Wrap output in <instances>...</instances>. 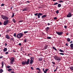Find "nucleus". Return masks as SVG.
<instances>
[{"instance_id":"nucleus-45","label":"nucleus","mask_w":73,"mask_h":73,"mask_svg":"<svg viewBox=\"0 0 73 73\" xmlns=\"http://www.w3.org/2000/svg\"><path fill=\"white\" fill-rule=\"evenodd\" d=\"M57 19V17H54V20H56V19Z\"/></svg>"},{"instance_id":"nucleus-22","label":"nucleus","mask_w":73,"mask_h":73,"mask_svg":"<svg viewBox=\"0 0 73 73\" xmlns=\"http://www.w3.org/2000/svg\"><path fill=\"white\" fill-rule=\"evenodd\" d=\"M59 52H63V53H64V50H63L61 49H59Z\"/></svg>"},{"instance_id":"nucleus-53","label":"nucleus","mask_w":73,"mask_h":73,"mask_svg":"<svg viewBox=\"0 0 73 73\" xmlns=\"http://www.w3.org/2000/svg\"><path fill=\"white\" fill-rule=\"evenodd\" d=\"M13 52H16V51H15V50H13Z\"/></svg>"},{"instance_id":"nucleus-40","label":"nucleus","mask_w":73,"mask_h":73,"mask_svg":"<svg viewBox=\"0 0 73 73\" xmlns=\"http://www.w3.org/2000/svg\"><path fill=\"white\" fill-rule=\"evenodd\" d=\"M18 45H19V46H21V43H19Z\"/></svg>"},{"instance_id":"nucleus-23","label":"nucleus","mask_w":73,"mask_h":73,"mask_svg":"<svg viewBox=\"0 0 73 73\" xmlns=\"http://www.w3.org/2000/svg\"><path fill=\"white\" fill-rule=\"evenodd\" d=\"M38 60L39 61H42V58H39L38 59Z\"/></svg>"},{"instance_id":"nucleus-20","label":"nucleus","mask_w":73,"mask_h":73,"mask_svg":"<svg viewBox=\"0 0 73 73\" xmlns=\"http://www.w3.org/2000/svg\"><path fill=\"white\" fill-rule=\"evenodd\" d=\"M70 69H71V71H73V66L70 67Z\"/></svg>"},{"instance_id":"nucleus-5","label":"nucleus","mask_w":73,"mask_h":73,"mask_svg":"<svg viewBox=\"0 0 73 73\" xmlns=\"http://www.w3.org/2000/svg\"><path fill=\"white\" fill-rule=\"evenodd\" d=\"M30 59L31 60H30L29 63L30 64H32L33 63V62L34 60V57H31Z\"/></svg>"},{"instance_id":"nucleus-59","label":"nucleus","mask_w":73,"mask_h":73,"mask_svg":"<svg viewBox=\"0 0 73 73\" xmlns=\"http://www.w3.org/2000/svg\"><path fill=\"white\" fill-rule=\"evenodd\" d=\"M5 46H7V43H5Z\"/></svg>"},{"instance_id":"nucleus-18","label":"nucleus","mask_w":73,"mask_h":73,"mask_svg":"<svg viewBox=\"0 0 73 73\" xmlns=\"http://www.w3.org/2000/svg\"><path fill=\"white\" fill-rule=\"evenodd\" d=\"M50 28L48 27L45 28V30L46 31H48V30H49V29Z\"/></svg>"},{"instance_id":"nucleus-13","label":"nucleus","mask_w":73,"mask_h":73,"mask_svg":"<svg viewBox=\"0 0 73 73\" xmlns=\"http://www.w3.org/2000/svg\"><path fill=\"white\" fill-rule=\"evenodd\" d=\"M5 37L7 39H9L10 38V36L8 35H6L5 36Z\"/></svg>"},{"instance_id":"nucleus-33","label":"nucleus","mask_w":73,"mask_h":73,"mask_svg":"<svg viewBox=\"0 0 73 73\" xmlns=\"http://www.w3.org/2000/svg\"><path fill=\"white\" fill-rule=\"evenodd\" d=\"M59 54L61 55H64V54L63 53H59Z\"/></svg>"},{"instance_id":"nucleus-9","label":"nucleus","mask_w":73,"mask_h":73,"mask_svg":"<svg viewBox=\"0 0 73 73\" xmlns=\"http://www.w3.org/2000/svg\"><path fill=\"white\" fill-rule=\"evenodd\" d=\"M42 15V13H38L37 15L38 19H39V18H40V16H41Z\"/></svg>"},{"instance_id":"nucleus-49","label":"nucleus","mask_w":73,"mask_h":73,"mask_svg":"<svg viewBox=\"0 0 73 73\" xmlns=\"http://www.w3.org/2000/svg\"><path fill=\"white\" fill-rule=\"evenodd\" d=\"M64 27L65 28H67V26H64Z\"/></svg>"},{"instance_id":"nucleus-30","label":"nucleus","mask_w":73,"mask_h":73,"mask_svg":"<svg viewBox=\"0 0 73 73\" xmlns=\"http://www.w3.org/2000/svg\"><path fill=\"white\" fill-rule=\"evenodd\" d=\"M56 13L57 14H58V13H59V11L58 10H57L56 11Z\"/></svg>"},{"instance_id":"nucleus-55","label":"nucleus","mask_w":73,"mask_h":73,"mask_svg":"<svg viewBox=\"0 0 73 73\" xmlns=\"http://www.w3.org/2000/svg\"><path fill=\"white\" fill-rule=\"evenodd\" d=\"M2 24V23H1V22H0V25H1Z\"/></svg>"},{"instance_id":"nucleus-31","label":"nucleus","mask_w":73,"mask_h":73,"mask_svg":"<svg viewBox=\"0 0 73 73\" xmlns=\"http://www.w3.org/2000/svg\"><path fill=\"white\" fill-rule=\"evenodd\" d=\"M10 40H11V41H14V38H11V39H10Z\"/></svg>"},{"instance_id":"nucleus-8","label":"nucleus","mask_w":73,"mask_h":73,"mask_svg":"<svg viewBox=\"0 0 73 73\" xmlns=\"http://www.w3.org/2000/svg\"><path fill=\"white\" fill-rule=\"evenodd\" d=\"M56 34H57V35H59V36H61L62 35V34H63V32H56Z\"/></svg>"},{"instance_id":"nucleus-51","label":"nucleus","mask_w":73,"mask_h":73,"mask_svg":"<svg viewBox=\"0 0 73 73\" xmlns=\"http://www.w3.org/2000/svg\"><path fill=\"white\" fill-rule=\"evenodd\" d=\"M24 41V42H27V40H25Z\"/></svg>"},{"instance_id":"nucleus-29","label":"nucleus","mask_w":73,"mask_h":73,"mask_svg":"<svg viewBox=\"0 0 73 73\" xmlns=\"http://www.w3.org/2000/svg\"><path fill=\"white\" fill-rule=\"evenodd\" d=\"M52 49H54V50H56V51L57 50V49H56V48H55V47H52Z\"/></svg>"},{"instance_id":"nucleus-46","label":"nucleus","mask_w":73,"mask_h":73,"mask_svg":"<svg viewBox=\"0 0 73 73\" xmlns=\"http://www.w3.org/2000/svg\"><path fill=\"white\" fill-rule=\"evenodd\" d=\"M3 58V56H0V59H1V58Z\"/></svg>"},{"instance_id":"nucleus-62","label":"nucleus","mask_w":73,"mask_h":73,"mask_svg":"<svg viewBox=\"0 0 73 73\" xmlns=\"http://www.w3.org/2000/svg\"><path fill=\"white\" fill-rule=\"evenodd\" d=\"M58 68V67H56L55 70H57V69Z\"/></svg>"},{"instance_id":"nucleus-48","label":"nucleus","mask_w":73,"mask_h":73,"mask_svg":"<svg viewBox=\"0 0 73 73\" xmlns=\"http://www.w3.org/2000/svg\"><path fill=\"white\" fill-rule=\"evenodd\" d=\"M31 69H32L33 70H34L33 68L32 67H31Z\"/></svg>"},{"instance_id":"nucleus-28","label":"nucleus","mask_w":73,"mask_h":73,"mask_svg":"<svg viewBox=\"0 0 73 73\" xmlns=\"http://www.w3.org/2000/svg\"><path fill=\"white\" fill-rule=\"evenodd\" d=\"M12 16H11V17L12 18H13V17H14V16H15V15L14 14V13H13L12 14Z\"/></svg>"},{"instance_id":"nucleus-50","label":"nucleus","mask_w":73,"mask_h":73,"mask_svg":"<svg viewBox=\"0 0 73 73\" xmlns=\"http://www.w3.org/2000/svg\"><path fill=\"white\" fill-rule=\"evenodd\" d=\"M66 46H68V44H67V43H66Z\"/></svg>"},{"instance_id":"nucleus-25","label":"nucleus","mask_w":73,"mask_h":73,"mask_svg":"<svg viewBox=\"0 0 73 73\" xmlns=\"http://www.w3.org/2000/svg\"><path fill=\"white\" fill-rule=\"evenodd\" d=\"M7 70L9 72H10V71H12V68H9Z\"/></svg>"},{"instance_id":"nucleus-1","label":"nucleus","mask_w":73,"mask_h":73,"mask_svg":"<svg viewBox=\"0 0 73 73\" xmlns=\"http://www.w3.org/2000/svg\"><path fill=\"white\" fill-rule=\"evenodd\" d=\"M29 61L30 60L29 59H28L27 61H23L22 62V64L23 65H25L26 64V65H28L29 64Z\"/></svg>"},{"instance_id":"nucleus-57","label":"nucleus","mask_w":73,"mask_h":73,"mask_svg":"<svg viewBox=\"0 0 73 73\" xmlns=\"http://www.w3.org/2000/svg\"><path fill=\"white\" fill-rule=\"evenodd\" d=\"M48 25H50V23H48Z\"/></svg>"},{"instance_id":"nucleus-2","label":"nucleus","mask_w":73,"mask_h":73,"mask_svg":"<svg viewBox=\"0 0 73 73\" xmlns=\"http://www.w3.org/2000/svg\"><path fill=\"white\" fill-rule=\"evenodd\" d=\"M1 19H3V20H7L8 19V17L3 15H1Z\"/></svg>"},{"instance_id":"nucleus-35","label":"nucleus","mask_w":73,"mask_h":73,"mask_svg":"<svg viewBox=\"0 0 73 73\" xmlns=\"http://www.w3.org/2000/svg\"><path fill=\"white\" fill-rule=\"evenodd\" d=\"M7 68H8V69H9V68H11V66H7Z\"/></svg>"},{"instance_id":"nucleus-47","label":"nucleus","mask_w":73,"mask_h":73,"mask_svg":"<svg viewBox=\"0 0 73 73\" xmlns=\"http://www.w3.org/2000/svg\"><path fill=\"white\" fill-rule=\"evenodd\" d=\"M11 73H15V71H11Z\"/></svg>"},{"instance_id":"nucleus-54","label":"nucleus","mask_w":73,"mask_h":73,"mask_svg":"<svg viewBox=\"0 0 73 73\" xmlns=\"http://www.w3.org/2000/svg\"><path fill=\"white\" fill-rule=\"evenodd\" d=\"M59 1V2H63V1Z\"/></svg>"},{"instance_id":"nucleus-6","label":"nucleus","mask_w":73,"mask_h":73,"mask_svg":"<svg viewBox=\"0 0 73 73\" xmlns=\"http://www.w3.org/2000/svg\"><path fill=\"white\" fill-rule=\"evenodd\" d=\"M9 23V20L5 21L3 22L4 25H8Z\"/></svg>"},{"instance_id":"nucleus-11","label":"nucleus","mask_w":73,"mask_h":73,"mask_svg":"<svg viewBox=\"0 0 73 73\" xmlns=\"http://www.w3.org/2000/svg\"><path fill=\"white\" fill-rule=\"evenodd\" d=\"M45 68H44L42 69V70L43 71L44 73H46V72H48V70H49V68H47V69H46L45 70H44Z\"/></svg>"},{"instance_id":"nucleus-4","label":"nucleus","mask_w":73,"mask_h":73,"mask_svg":"<svg viewBox=\"0 0 73 73\" xmlns=\"http://www.w3.org/2000/svg\"><path fill=\"white\" fill-rule=\"evenodd\" d=\"M23 36V33H19L17 35V37L18 38H20L22 37Z\"/></svg>"},{"instance_id":"nucleus-16","label":"nucleus","mask_w":73,"mask_h":73,"mask_svg":"<svg viewBox=\"0 0 73 73\" xmlns=\"http://www.w3.org/2000/svg\"><path fill=\"white\" fill-rule=\"evenodd\" d=\"M46 17H47V15H44L41 17V18L42 19H44V18Z\"/></svg>"},{"instance_id":"nucleus-36","label":"nucleus","mask_w":73,"mask_h":73,"mask_svg":"<svg viewBox=\"0 0 73 73\" xmlns=\"http://www.w3.org/2000/svg\"><path fill=\"white\" fill-rule=\"evenodd\" d=\"M28 31H24V34H26V33H28Z\"/></svg>"},{"instance_id":"nucleus-38","label":"nucleus","mask_w":73,"mask_h":73,"mask_svg":"<svg viewBox=\"0 0 73 73\" xmlns=\"http://www.w3.org/2000/svg\"><path fill=\"white\" fill-rule=\"evenodd\" d=\"M38 13H37L36 14H35L34 15L35 16H37V15H38Z\"/></svg>"},{"instance_id":"nucleus-56","label":"nucleus","mask_w":73,"mask_h":73,"mask_svg":"<svg viewBox=\"0 0 73 73\" xmlns=\"http://www.w3.org/2000/svg\"><path fill=\"white\" fill-rule=\"evenodd\" d=\"M73 41H71L70 42V44H71V43H73Z\"/></svg>"},{"instance_id":"nucleus-7","label":"nucleus","mask_w":73,"mask_h":73,"mask_svg":"<svg viewBox=\"0 0 73 73\" xmlns=\"http://www.w3.org/2000/svg\"><path fill=\"white\" fill-rule=\"evenodd\" d=\"M11 62H10V63L11 64H13V63L14 62V61H15V58H13V57H12L11 58L10 60Z\"/></svg>"},{"instance_id":"nucleus-58","label":"nucleus","mask_w":73,"mask_h":73,"mask_svg":"<svg viewBox=\"0 0 73 73\" xmlns=\"http://www.w3.org/2000/svg\"><path fill=\"white\" fill-rule=\"evenodd\" d=\"M23 21H19V23H21V22H22Z\"/></svg>"},{"instance_id":"nucleus-43","label":"nucleus","mask_w":73,"mask_h":73,"mask_svg":"<svg viewBox=\"0 0 73 73\" xmlns=\"http://www.w3.org/2000/svg\"><path fill=\"white\" fill-rule=\"evenodd\" d=\"M14 7V6H12L11 7V9H12Z\"/></svg>"},{"instance_id":"nucleus-24","label":"nucleus","mask_w":73,"mask_h":73,"mask_svg":"<svg viewBox=\"0 0 73 73\" xmlns=\"http://www.w3.org/2000/svg\"><path fill=\"white\" fill-rule=\"evenodd\" d=\"M67 40L68 42H70V39L69 38H67Z\"/></svg>"},{"instance_id":"nucleus-41","label":"nucleus","mask_w":73,"mask_h":73,"mask_svg":"<svg viewBox=\"0 0 73 73\" xmlns=\"http://www.w3.org/2000/svg\"><path fill=\"white\" fill-rule=\"evenodd\" d=\"M8 53H9L8 52H5V54H8Z\"/></svg>"},{"instance_id":"nucleus-64","label":"nucleus","mask_w":73,"mask_h":73,"mask_svg":"<svg viewBox=\"0 0 73 73\" xmlns=\"http://www.w3.org/2000/svg\"><path fill=\"white\" fill-rule=\"evenodd\" d=\"M29 55H31L32 54H29Z\"/></svg>"},{"instance_id":"nucleus-26","label":"nucleus","mask_w":73,"mask_h":73,"mask_svg":"<svg viewBox=\"0 0 73 73\" xmlns=\"http://www.w3.org/2000/svg\"><path fill=\"white\" fill-rule=\"evenodd\" d=\"M3 69H0V73H3Z\"/></svg>"},{"instance_id":"nucleus-34","label":"nucleus","mask_w":73,"mask_h":73,"mask_svg":"<svg viewBox=\"0 0 73 73\" xmlns=\"http://www.w3.org/2000/svg\"><path fill=\"white\" fill-rule=\"evenodd\" d=\"M58 3L57 2H56L55 3H54V4L53 5H57V4H58Z\"/></svg>"},{"instance_id":"nucleus-42","label":"nucleus","mask_w":73,"mask_h":73,"mask_svg":"<svg viewBox=\"0 0 73 73\" xmlns=\"http://www.w3.org/2000/svg\"><path fill=\"white\" fill-rule=\"evenodd\" d=\"M4 6V4L3 3H2L1 4V7L3 6Z\"/></svg>"},{"instance_id":"nucleus-12","label":"nucleus","mask_w":73,"mask_h":73,"mask_svg":"<svg viewBox=\"0 0 73 73\" xmlns=\"http://www.w3.org/2000/svg\"><path fill=\"white\" fill-rule=\"evenodd\" d=\"M36 69L39 71L37 73H42L41 71V70H40V68H36Z\"/></svg>"},{"instance_id":"nucleus-32","label":"nucleus","mask_w":73,"mask_h":73,"mask_svg":"<svg viewBox=\"0 0 73 73\" xmlns=\"http://www.w3.org/2000/svg\"><path fill=\"white\" fill-rule=\"evenodd\" d=\"M13 21L14 22V23H16V21H15V20L14 19H13Z\"/></svg>"},{"instance_id":"nucleus-10","label":"nucleus","mask_w":73,"mask_h":73,"mask_svg":"<svg viewBox=\"0 0 73 73\" xmlns=\"http://www.w3.org/2000/svg\"><path fill=\"white\" fill-rule=\"evenodd\" d=\"M66 17H72V14L70 12L69 13L68 15H66Z\"/></svg>"},{"instance_id":"nucleus-14","label":"nucleus","mask_w":73,"mask_h":73,"mask_svg":"<svg viewBox=\"0 0 73 73\" xmlns=\"http://www.w3.org/2000/svg\"><path fill=\"white\" fill-rule=\"evenodd\" d=\"M27 10H28V8H27V7H25V8H23V9L22 10V11H27Z\"/></svg>"},{"instance_id":"nucleus-15","label":"nucleus","mask_w":73,"mask_h":73,"mask_svg":"<svg viewBox=\"0 0 73 73\" xmlns=\"http://www.w3.org/2000/svg\"><path fill=\"white\" fill-rule=\"evenodd\" d=\"M70 47L72 50L73 49V44L72 43L70 45Z\"/></svg>"},{"instance_id":"nucleus-60","label":"nucleus","mask_w":73,"mask_h":73,"mask_svg":"<svg viewBox=\"0 0 73 73\" xmlns=\"http://www.w3.org/2000/svg\"><path fill=\"white\" fill-rule=\"evenodd\" d=\"M56 70H54V72H56Z\"/></svg>"},{"instance_id":"nucleus-19","label":"nucleus","mask_w":73,"mask_h":73,"mask_svg":"<svg viewBox=\"0 0 73 73\" xmlns=\"http://www.w3.org/2000/svg\"><path fill=\"white\" fill-rule=\"evenodd\" d=\"M7 51V48H5L3 49V51L4 52H6V51Z\"/></svg>"},{"instance_id":"nucleus-21","label":"nucleus","mask_w":73,"mask_h":73,"mask_svg":"<svg viewBox=\"0 0 73 73\" xmlns=\"http://www.w3.org/2000/svg\"><path fill=\"white\" fill-rule=\"evenodd\" d=\"M58 8H60V7H61V4H59L58 5Z\"/></svg>"},{"instance_id":"nucleus-17","label":"nucleus","mask_w":73,"mask_h":73,"mask_svg":"<svg viewBox=\"0 0 73 73\" xmlns=\"http://www.w3.org/2000/svg\"><path fill=\"white\" fill-rule=\"evenodd\" d=\"M48 46L47 45H45L44 49H47V48H48Z\"/></svg>"},{"instance_id":"nucleus-52","label":"nucleus","mask_w":73,"mask_h":73,"mask_svg":"<svg viewBox=\"0 0 73 73\" xmlns=\"http://www.w3.org/2000/svg\"><path fill=\"white\" fill-rule=\"evenodd\" d=\"M26 3H30V1H27L26 2Z\"/></svg>"},{"instance_id":"nucleus-27","label":"nucleus","mask_w":73,"mask_h":73,"mask_svg":"<svg viewBox=\"0 0 73 73\" xmlns=\"http://www.w3.org/2000/svg\"><path fill=\"white\" fill-rule=\"evenodd\" d=\"M2 68H3V66H4V62H2Z\"/></svg>"},{"instance_id":"nucleus-61","label":"nucleus","mask_w":73,"mask_h":73,"mask_svg":"<svg viewBox=\"0 0 73 73\" xmlns=\"http://www.w3.org/2000/svg\"><path fill=\"white\" fill-rule=\"evenodd\" d=\"M57 0H53V1H56Z\"/></svg>"},{"instance_id":"nucleus-63","label":"nucleus","mask_w":73,"mask_h":73,"mask_svg":"<svg viewBox=\"0 0 73 73\" xmlns=\"http://www.w3.org/2000/svg\"><path fill=\"white\" fill-rule=\"evenodd\" d=\"M66 35H68V33H66Z\"/></svg>"},{"instance_id":"nucleus-37","label":"nucleus","mask_w":73,"mask_h":73,"mask_svg":"<svg viewBox=\"0 0 73 73\" xmlns=\"http://www.w3.org/2000/svg\"><path fill=\"white\" fill-rule=\"evenodd\" d=\"M47 39H50L51 38V37H47Z\"/></svg>"},{"instance_id":"nucleus-39","label":"nucleus","mask_w":73,"mask_h":73,"mask_svg":"<svg viewBox=\"0 0 73 73\" xmlns=\"http://www.w3.org/2000/svg\"><path fill=\"white\" fill-rule=\"evenodd\" d=\"M14 37H16V33L14 34Z\"/></svg>"},{"instance_id":"nucleus-3","label":"nucleus","mask_w":73,"mask_h":73,"mask_svg":"<svg viewBox=\"0 0 73 73\" xmlns=\"http://www.w3.org/2000/svg\"><path fill=\"white\" fill-rule=\"evenodd\" d=\"M54 58L56 60H57V61H60V60H61V57H58V56H56V55L54 56Z\"/></svg>"},{"instance_id":"nucleus-44","label":"nucleus","mask_w":73,"mask_h":73,"mask_svg":"<svg viewBox=\"0 0 73 73\" xmlns=\"http://www.w3.org/2000/svg\"><path fill=\"white\" fill-rule=\"evenodd\" d=\"M52 63L54 65H55V62H52Z\"/></svg>"}]
</instances>
